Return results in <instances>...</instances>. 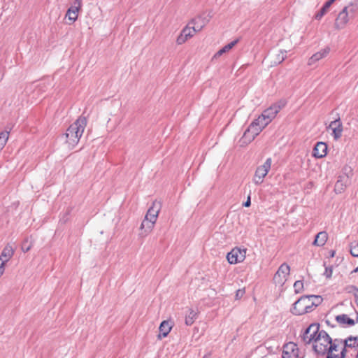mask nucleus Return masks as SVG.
<instances>
[{
    "label": "nucleus",
    "mask_w": 358,
    "mask_h": 358,
    "mask_svg": "<svg viewBox=\"0 0 358 358\" xmlns=\"http://www.w3.org/2000/svg\"><path fill=\"white\" fill-rule=\"evenodd\" d=\"M310 299V305L313 310L322 302V298L319 295H308Z\"/></svg>",
    "instance_id": "obj_30"
},
{
    "label": "nucleus",
    "mask_w": 358,
    "mask_h": 358,
    "mask_svg": "<svg viewBox=\"0 0 358 358\" xmlns=\"http://www.w3.org/2000/svg\"><path fill=\"white\" fill-rule=\"evenodd\" d=\"M9 132L4 131L0 133V151L4 148L8 139Z\"/></svg>",
    "instance_id": "obj_31"
},
{
    "label": "nucleus",
    "mask_w": 358,
    "mask_h": 358,
    "mask_svg": "<svg viewBox=\"0 0 358 358\" xmlns=\"http://www.w3.org/2000/svg\"><path fill=\"white\" fill-rule=\"evenodd\" d=\"M357 357V358H358V352H357V357Z\"/></svg>",
    "instance_id": "obj_49"
},
{
    "label": "nucleus",
    "mask_w": 358,
    "mask_h": 358,
    "mask_svg": "<svg viewBox=\"0 0 358 358\" xmlns=\"http://www.w3.org/2000/svg\"><path fill=\"white\" fill-rule=\"evenodd\" d=\"M327 145L324 142H317L314 146L313 156L315 158H322L327 155Z\"/></svg>",
    "instance_id": "obj_16"
},
{
    "label": "nucleus",
    "mask_w": 358,
    "mask_h": 358,
    "mask_svg": "<svg viewBox=\"0 0 358 358\" xmlns=\"http://www.w3.org/2000/svg\"><path fill=\"white\" fill-rule=\"evenodd\" d=\"M357 320L356 322H358V312H356ZM336 321L341 326L343 327H352L355 324V321L349 317L346 314H341L336 316Z\"/></svg>",
    "instance_id": "obj_15"
},
{
    "label": "nucleus",
    "mask_w": 358,
    "mask_h": 358,
    "mask_svg": "<svg viewBox=\"0 0 358 358\" xmlns=\"http://www.w3.org/2000/svg\"><path fill=\"white\" fill-rule=\"evenodd\" d=\"M336 0H328L321 9L315 15V19L320 20L328 11L329 7L333 4Z\"/></svg>",
    "instance_id": "obj_21"
},
{
    "label": "nucleus",
    "mask_w": 358,
    "mask_h": 358,
    "mask_svg": "<svg viewBox=\"0 0 358 358\" xmlns=\"http://www.w3.org/2000/svg\"><path fill=\"white\" fill-rule=\"evenodd\" d=\"M252 122H256V124L260 127L262 130L268 125L267 122H266L264 120L262 119L260 115Z\"/></svg>",
    "instance_id": "obj_36"
},
{
    "label": "nucleus",
    "mask_w": 358,
    "mask_h": 358,
    "mask_svg": "<svg viewBox=\"0 0 358 358\" xmlns=\"http://www.w3.org/2000/svg\"><path fill=\"white\" fill-rule=\"evenodd\" d=\"M327 238V233L326 231H320L315 236L313 244L315 246L322 247L326 243Z\"/></svg>",
    "instance_id": "obj_20"
},
{
    "label": "nucleus",
    "mask_w": 358,
    "mask_h": 358,
    "mask_svg": "<svg viewBox=\"0 0 358 358\" xmlns=\"http://www.w3.org/2000/svg\"><path fill=\"white\" fill-rule=\"evenodd\" d=\"M239 41V39L237 38L231 43L227 44L224 45L222 48H221L220 50H218L213 56V59L217 58L220 57L222 55H223L225 52H229L231 49H232Z\"/></svg>",
    "instance_id": "obj_23"
},
{
    "label": "nucleus",
    "mask_w": 358,
    "mask_h": 358,
    "mask_svg": "<svg viewBox=\"0 0 358 358\" xmlns=\"http://www.w3.org/2000/svg\"><path fill=\"white\" fill-rule=\"evenodd\" d=\"M282 52V55L281 56L280 59L279 58V62H278L279 64L281 63L282 62H283L285 58V57L283 55V52Z\"/></svg>",
    "instance_id": "obj_47"
},
{
    "label": "nucleus",
    "mask_w": 358,
    "mask_h": 358,
    "mask_svg": "<svg viewBox=\"0 0 358 358\" xmlns=\"http://www.w3.org/2000/svg\"><path fill=\"white\" fill-rule=\"evenodd\" d=\"M318 335L317 338L313 343V349L316 354L324 356L327 353L329 344L331 342V338L324 330H321L320 334Z\"/></svg>",
    "instance_id": "obj_2"
},
{
    "label": "nucleus",
    "mask_w": 358,
    "mask_h": 358,
    "mask_svg": "<svg viewBox=\"0 0 358 358\" xmlns=\"http://www.w3.org/2000/svg\"><path fill=\"white\" fill-rule=\"evenodd\" d=\"M246 249H241L239 248H233L231 252H228L227 259L229 264H235L242 262L245 258Z\"/></svg>",
    "instance_id": "obj_7"
},
{
    "label": "nucleus",
    "mask_w": 358,
    "mask_h": 358,
    "mask_svg": "<svg viewBox=\"0 0 358 358\" xmlns=\"http://www.w3.org/2000/svg\"><path fill=\"white\" fill-rule=\"evenodd\" d=\"M161 208V203L157 201H155L152 203V205L151 207L149 208L146 215L145 218L149 219L152 222H148L150 225L149 228L154 227V224L157 221V216L159 214V212Z\"/></svg>",
    "instance_id": "obj_9"
},
{
    "label": "nucleus",
    "mask_w": 358,
    "mask_h": 358,
    "mask_svg": "<svg viewBox=\"0 0 358 358\" xmlns=\"http://www.w3.org/2000/svg\"><path fill=\"white\" fill-rule=\"evenodd\" d=\"M324 266L325 267V271L324 272V275L327 278H330L332 275V273H333V267L332 266H326V263L324 262Z\"/></svg>",
    "instance_id": "obj_37"
},
{
    "label": "nucleus",
    "mask_w": 358,
    "mask_h": 358,
    "mask_svg": "<svg viewBox=\"0 0 358 358\" xmlns=\"http://www.w3.org/2000/svg\"><path fill=\"white\" fill-rule=\"evenodd\" d=\"M247 129L255 136H257L262 131V128L256 124V122H252Z\"/></svg>",
    "instance_id": "obj_29"
},
{
    "label": "nucleus",
    "mask_w": 358,
    "mask_h": 358,
    "mask_svg": "<svg viewBox=\"0 0 358 358\" xmlns=\"http://www.w3.org/2000/svg\"><path fill=\"white\" fill-rule=\"evenodd\" d=\"M197 312L193 309L189 310V314L185 315V322L187 326H191L197 318Z\"/></svg>",
    "instance_id": "obj_26"
},
{
    "label": "nucleus",
    "mask_w": 358,
    "mask_h": 358,
    "mask_svg": "<svg viewBox=\"0 0 358 358\" xmlns=\"http://www.w3.org/2000/svg\"><path fill=\"white\" fill-rule=\"evenodd\" d=\"M292 313L295 315H302L310 313L313 308L310 305V299L308 295L301 296L294 304Z\"/></svg>",
    "instance_id": "obj_3"
},
{
    "label": "nucleus",
    "mask_w": 358,
    "mask_h": 358,
    "mask_svg": "<svg viewBox=\"0 0 358 358\" xmlns=\"http://www.w3.org/2000/svg\"><path fill=\"white\" fill-rule=\"evenodd\" d=\"M330 51V48L327 47L322 50H321L320 51L315 53L314 55H312V57L309 59L308 60V65H313V64H315L316 62L319 61L320 59L324 58V57H326L329 52Z\"/></svg>",
    "instance_id": "obj_17"
},
{
    "label": "nucleus",
    "mask_w": 358,
    "mask_h": 358,
    "mask_svg": "<svg viewBox=\"0 0 358 358\" xmlns=\"http://www.w3.org/2000/svg\"><path fill=\"white\" fill-rule=\"evenodd\" d=\"M81 6L80 0H75L73 5H72L67 10L66 17H68L69 20L71 23L74 22L78 18V13Z\"/></svg>",
    "instance_id": "obj_13"
},
{
    "label": "nucleus",
    "mask_w": 358,
    "mask_h": 358,
    "mask_svg": "<svg viewBox=\"0 0 358 358\" xmlns=\"http://www.w3.org/2000/svg\"><path fill=\"white\" fill-rule=\"evenodd\" d=\"M4 262H0V277L4 273Z\"/></svg>",
    "instance_id": "obj_43"
},
{
    "label": "nucleus",
    "mask_w": 358,
    "mask_h": 358,
    "mask_svg": "<svg viewBox=\"0 0 358 358\" xmlns=\"http://www.w3.org/2000/svg\"><path fill=\"white\" fill-rule=\"evenodd\" d=\"M22 250H23L24 252H27L30 250V246L25 247V248L24 247H22Z\"/></svg>",
    "instance_id": "obj_46"
},
{
    "label": "nucleus",
    "mask_w": 358,
    "mask_h": 358,
    "mask_svg": "<svg viewBox=\"0 0 358 358\" xmlns=\"http://www.w3.org/2000/svg\"><path fill=\"white\" fill-rule=\"evenodd\" d=\"M148 222H152V221H150L149 219H147V218H144V220H143L141 224V229H145V232L146 234L152 231V229H153V227H150L149 228L150 225Z\"/></svg>",
    "instance_id": "obj_33"
},
{
    "label": "nucleus",
    "mask_w": 358,
    "mask_h": 358,
    "mask_svg": "<svg viewBox=\"0 0 358 358\" xmlns=\"http://www.w3.org/2000/svg\"><path fill=\"white\" fill-rule=\"evenodd\" d=\"M352 288H357L354 285L349 286L347 289L349 293H352L354 294V289Z\"/></svg>",
    "instance_id": "obj_44"
},
{
    "label": "nucleus",
    "mask_w": 358,
    "mask_h": 358,
    "mask_svg": "<svg viewBox=\"0 0 358 358\" xmlns=\"http://www.w3.org/2000/svg\"><path fill=\"white\" fill-rule=\"evenodd\" d=\"M294 288L296 293H300L303 289V282L302 280H296L294 284Z\"/></svg>",
    "instance_id": "obj_34"
},
{
    "label": "nucleus",
    "mask_w": 358,
    "mask_h": 358,
    "mask_svg": "<svg viewBox=\"0 0 358 358\" xmlns=\"http://www.w3.org/2000/svg\"><path fill=\"white\" fill-rule=\"evenodd\" d=\"M251 205V201H250V196L249 195L248 196V199H247V201H245L243 203V206H245V207H250Z\"/></svg>",
    "instance_id": "obj_42"
},
{
    "label": "nucleus",
    "mask_w": 358,
    "mask_h": 358,
    "mask_svg": "<svg viewBox=\"0 0 358 358\" xmlns=\"http://www.w3.org/2000/svg\"><path fill=\"white\" fill-rule=\"evenodd\" d=\"M189 24V25L191 24H194L192 28L194 31V34L201 31L205 26L204 19H202L201 17H197L194 19H192Z\"/></svg>",
    "instance_id": "obj_24"
},
{
    "label": "nucleus",
    "mask_w": 358,
    "mask_h": 358,
    "mask_svg": "<svg viewBox=\"0 0 358 358\" xmlns=\"http://www.w3.org/2000/svg\"><path fill=\"white\" fill-rule=\"evenodd\" d=\"M357 271H358V267H357V268H356L353 271V272H357Z\"/></svg>",
    "instance_id": "obj_48"
},
{
    "label": "nucleus",
    "mask_w": 358,
    "mask_h": 358,
    "mask_svg": "<svg viewBox=\"0 0 358 358\" xmlns=\"http://www.w3.org/2000/svg\"><path fill=\"white\" fill-rule=\"evenodd\" d=\"M340 345L343 346V341L340 338H335L333 340L331 338V342L329 344L327 347V350L326 353V358H345L347 353V350L345 348H342L340 354H336L334 352H337L338 350V347Z\"/></svg>",
    "instance_id": "obj_4"
},
{
    "label": "nucleus",
    "mask_w": 358,
    "mask_h": 358,
    "mask_svg": "<svg viewBox=\"0 0 358 358\" xmlns=\"http://www.w3.org/2000/svg\"><path fill=\"white\" fill-rule=\"evenodd\" d=\"M320 324L313 323L306 328L301 336L304 344L313 343L317 338L318 334H320Z\"/></svg>",
    "instance_id": "obj_5"
},
{
    "label": "nucleus",
    "mask_w": 358,
    "mask_h": 358,
    "mask_svg": "<svg viewBox=\"0 0 358 358\" xmlns=\"http://www.w3.org/2000/svg\"><path fill=\"white\" fill-rule=\"evenodd\" d=\"M86 125V117L80 116L69 127L63 136L65 138V143L69 148H73L78 143Z\"/></svg>",
    "instance_id": "obj_1"
},
{
    "label": "nucleus",
    "mask_w": 358,
    "mask_h": 358,
    "mask_svg": "<svg viewBox=\"0 0 358 358\" xmlns=\"http://www.w3.org/2000/svg\"><path fill=\"white\" fill-rule=\"evenodd\" d=\"M286 101L285 100H280L277 103H273L269 108L264 110L265 114L268 116L271 120H273L279 111L285 106Z\"/></svg>",
    "instance_id": "obj_11"
},
{
    "label": "nucleus",
    "mask_w": 358,
    "mask_h": 358,
    "mask_svg": "<svg viewBox=\"0 0 358 358\" xmlns=\"http://www.w3.org/2000/svg\"><path fill=\"white\" fill-rule=\"evenodd\" d=\"M350 18L352 17L349 15L347 8H343L336 19L335 27L337 29H343Z\"/></svg>",
    "instance_id": "obj_10"
},
{
    "label": "nucleus",
    "mask_w": 358,
    "mask_h": 358,
    "mask_svg": "<svg viewBox=\"0 0 358 358\" xmlns=\"http://www.w3.org/2000/svg\"><path fill=\"white\" fill-rule=\"evenodd\" d=\"M187 40V38H186L182 33L178 36L176 42L178 44L181 45L184 43Z\"/></svg>",
    "instance_id": "obj_38"
},
{
    "label": "nucleus",
    "mask_w": 358,
    "mask_h": 358,
    "mask_svg": "<svg viewBox=\"0 0 358 358\" xmlns=\"http://www.w3.org/2000/svg\"><path fill=\"white\" fill-rule=\"evenodd\" d=\"M343 341V348H354L358 347V336H350Z\"/></svg>",
    "instance_id": "obj_22"
},
{
    "label": "nucleus",
    "mask_w": 358,
    "mask_h": 358,
    "mask_svg": "<svg viewBox=\"0 0 358 358\" xmlns=\"http://www.w3.org/2000/svg\"><path fill=\"white\" fill-rule=\"evenodd\" d=\"M290 268L288 264L284 263L280 265L273 276V281L277 285H282L286 281V277L289 274Z\"/></svg>",
    "instance_id": "obj_8"
},
{
    "label": "nucleus",
    "mask_w": 358,
    "mask_h": 358,
    "mask_svg": "<svg viewBox=\"0 0 358 358\" xmlns=\"http://www.w3.org/2000/svg\"><path fill=\"white\" fill-rule=\"evenodd\" d=\"M262 119L266 121V122H267V124H268L272 120L271 119H270L268 117V116H267L264 111H263V113L260 115Z\"/></svg>",
    "instance_id": "obj_39"
},
{
    "label": "nucleus",
    "mask_w": 358,
    "mask_h": 358,
    "mask_svg": "<svg viewBox=\"0 0 358 358\" xmlns=\"http://www.w3.org/2000/svg\"><path fill=\"white\" fill-rule=\"evenodd\" d=\"M354 289V297L358 306V288H352Z\"/></svg>",
    "instance_id": "obj_41"
},
{
    "label": "nucleus",
    "mask_w": 358,
    "mask_h": 358,
    "mask_svg": "<svg viewBox=\"0 0 358 358\" xmlns=\"http://www.w3.org/2000/svg\"><path fill=\"white\" fill-rule=\"evenodd\" d=\"M299 349L293 343H289L284 346L282 358H298Z\"/></svg>",
    "instance_id": "obj_14"
},
{
    "label": "nucleus",
    "mask_w": 358,
    "mask_h": 358,
    "mask_svg": "<svg viewBox=\"0 0 358 358\" xmlns=\"http://www.w3.org/2000/svg\"><path fill=\"white\" fill-rule=\"evenodd\" d=\"M271 158H268L263 165L258 166L256 169L253 181L256 185H260L264 178L267 175L271 166Z\"/></svg>",
    "instance_id": "obj_6"
},
{
    "label": "nucleus",
    "mask_w": 358,
    "mask_h": 358,
    "mask_svg": "<svg viewBox=\"0 0 358 358\" xmlns=\"http://www.w3.org/2000/svg\"><path fill=\"white\" fill-rule=\"evenodd\" d=\"M350 252L353 257H358V243H354L350 245Z\"/></svg>",
    "instance_id": "obj_35"
},
{
    "label": "nucleus",
    "mask_w": 358,
    "mask_h": 358,
    "mask_svg": "<svg viewBox=\"0 0 358 358\" xmlns=\"http://www.w3.org/2000/svg\"><path fill=\"white\" fill-rule=\"evenodd\" d=\"M344 8H347L349 15L352 18L358 12V1H355Z\"/></svg>",
    "instance_id": "obj_28"
},
{
    "label": "nucleus",
    "mask_w": 358,
    "mask_h": 358,
    "mask_svg": "<svg viewBox=\"0 0 358 358\" xmlns=\"http://www.w3.org/2000/svg\"><path fill=\"white\" fill-rule=\"evenodd\" d=\"M255 138L256 136H255L250 132H248V129H246L240 140V143H241V145H248L251 143Z\"/></svg>",
    "instance_id": "obj_27"
},
{
    "label": "nucleus",
    "mask_w": 358,
    "mask_h": 358,
    "mask_svg": "<svg viewBox=\"0 0 358 358\" xmlns=\"http://www.w3.org/2000/svg\"><path fill=\"white\" fill-rule=\"evenodd\" d=\"M336 252L335 250L329 251V257L333 258L335 256Z\"/></svg>",
    "instance_id": "obj_45"
},
{
    "label": "nucleus",
    "mask_w": 358,
    "mask_h": 358,
    "mask_svg": "<svg viewBox=\"0 0 358 358\" xmlns=\"http://www.w3.org/2000/svg\"><path fill=\"white\" fill-rule=\"evenodd\" d=\"M329 127L332 130V135L334 140H338L341 137L343 130V124L340 117H338L335 120L331 121Z\"/></svg>",
    "instance_id": "obj_12"
},
{
    "label": "nucleus",
    "mask_w": 358,
    "mask_h": 358,
    "mask_svg": "<svg viewBox=\"0 0 358 358\" xmlns=\"http://www.w3.org/2000/svg\"><path fill=\"white\" fill-rule=\"evenodd\" d=\"M244 294H245L244 289H238L236 292V298L240 299L243 296Z\"/></svg>",
    "instance_id": "obj_40"
},
{
    "label": "nucleus",
    "mask_w": 358,
    "mask_h": 358,
    "mask_svg": "<svg viewBox=\"0 0 358 358\" xmlns=\"http://www.w3.org/2000/svg\"><path fill=\"white\" fill-rule=\"evenodd\" d=\"M348 178L347 176H341L335 185V191L337 193H341L346 187Z\"/></svg>",
    "instance_id": "obj_25"
},
{
    "label": "nucleus",
    "mask_w": 358,
    "mask_h": 358,
    "mask_svg": "<svg viewBox=\"0 0 358 358\" xmlns=\"http://www.w3.org/2000/svg\"><path fill=\"white\" fill-rule=\"evenodd\" d=\"M171 329L172 326L171 325L169 321L164 320L162 322L159 327V334L158 335V338L161 339L162 337H166L171 331Z\"/></svg>",
    "instance_id": "obj_18"
},
{
    "label": "nucleus",
    "mask_w": 358,
    "mask_h": 358,
    "mask_svg": "<svg viewBox=\"0 0 358 358\" xmlns=\"http://www.w3.org/2000/svg\"><path fill=\"white\" fill-rule=\"evenodd\" d=\"M181 33L188 39L194 36V31L192 29V27L189 26V24H188L182 29Z\"/></svg>",
    "instance_id": "obj_32"
},
{
    "label": "nucleus",
    "mask_w": 358,
    "mask_h": 358,
    "mask_svg": "<svg viewBox=\"0 0 358 358\" xmlns=\"http://www.w3.org/2000/svg\"><path fill=\"white\" fill-rule=\"evenodd\" d=\"M14 250L9 244L6 245L0 255V262H4V264L13 257Z\"/></svg>",
    "instance_id": "obj_19"
}]
</instances>
